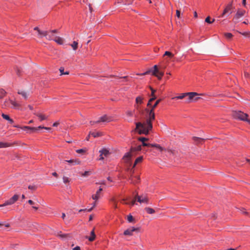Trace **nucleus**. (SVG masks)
<instances>
[{
	"mask_svg": "<svg viewBox=\"0 0 250 250\" xmlns=\"http://www.w3.org/2000/svg\"><path fill=\"white\" fill-rule=\"evenodd\" d=\"M197 96H195L194 97H193V99L191 100V101H198L200 98L198 97H196Z\"/></svg>",
	"mask_w": 250,
	"mask_h": 250,
	"instance_id": "obj_51",
	"label": "nucleus"
},
{
	"mask_svg": "<svg viewBox=\"0 0 250 250\" xmlns=\"http://www.w3.org/2000/svg\"><path fill=\"white\" fill-rule=\"evenodd\" d=\"M240 33L245 37H249L250 36V32H244Z\"/></svg>",
	"mask_w": 250,
	"mask_h": 250,
	"instance_id": "obj_44",
	"label": "nucleus"
},
{
	"mask_svg": "<svg viewBox=\"0 0 250 250\" xmlns=\"http://www.w3.org/2000/svg\"><path fill=\"white\" fill-rule=\"evenodd\" d=\"M1 116L3 119L8 121L10 124H12L14 122L13 120L8 115L2 113Z\"/></svg>",
	"mask_w": 250,
	"mask_h": 250,
	"instance_id": "obj_22",
	"label": "nucleus"
},
{
	"mask_svg": "<svg viewBox=\"0 0 250 250\" xmlns=\"http://www.w3.org/2000/svg\"><path fill=\"white\" fill-rule=\"evenodd\" d=\"M152 98H150V101H154L156 99V97L155 95L152 96Z\"/></svg>",
	"mask_w": 250,
	"mask_h": 250,
	"instance_id": "obj_58",
	"label": "nucleus"
},
{
	"mask_svg": "<svg viewBox=\"0 0 250 250\" xmlns=\"http://www.w3.org/2000/svg\"><path fill=\"white\" fill-rule=\"evenodd\" d=\"M133 155V154L132 152H131V151L130 150L129 152H127L125 154L123 158V159L125 161V162L128 163L131 160Z\"/></svg>",
	"mask_w": 250,
	"mask_h": 250,
	"instance_id": "obj_12",
	"label": "nucleus"
},
{
	"mask_svg": "<svg viewBox=\"0 0 250 250\" xmlns=\"http://www.w3.org/2000/svg\"><path fill=\"white\" fill-rule=\"evenodd\" d=\"M34 114L36 115L37 116H38L39 118L41 121L46 120L48 117V116H46L45 115H43L41 113H34Z\"/></svg>",
	"mask_w": 250,
	"mask_h": 250,
	"instance_id": "obj_17",
	"label": "nucleus"
},
{
	"mask_svg": "<svg viewBox=\"0 0 250 250\" xmlns=\"http://www.w3.org/2000/svg\"><path fill=\"white\" fill-rule=\"evenodd\" d=\"M55 235L60 237L63 240L70 239L71 238V235L69 233H62L61 231H57Z\"/></svg>",
	"mask_w": 250,
	"mask_h": 250,
	"instance_id": "obj_9",
	"label": "nucleus"
},
{
	"mask_svg": "<svg viewBox=\"0 0 250 250\" xmlns=\"http://www.w3.org/2000/svg\"><path fill=\"white\" fill-rule=\"evenodd\" d=\"M214 21V20L213 19L212 21L210 20V17L208 16L205 19V21L208 23H211Z\"/></svg>",
	"mask_w": 250,
	"mask_h": 250,
	"instance_id": "obj_41",
	"label": "nucleus"
},
{
	"mask_svg": "<svg viewBox=\"0 0 250 250\" xmlns=\"http://www.w3.org/2000/svg\"><path fill=\"white\" fill-rule=\"evenodd\" d=\"M141 149H142L141 146H138L136 147H131L130 148V150L131 151V152H132L133 154L134 152H137V151H139L141 150Z\"/></svg>",
	"mask_w": 250,
	"mask_h": 250,
	"instance_id": "obj_23",
	"label": "nucleus"
},
{
	"mask_svg": "<svg viewBox=\"0 0 250 250\" xmlns=\"http://www.w3.org/2000/svg\"><path fill=\"white\" fill-rule=\"evenodd\" d=\"M137 201V200H136V199L135 198L134 200H132L130 204L131 205V206H133L135 204V202Z\"/></svg>",
	"mask_w": 250,
	"mask_h": 250,
	"instance_id": "obj_54",
	"label": "nucleus"
},
{
	"mask_svg": "<svg viewBox=\"0 0 250 250\" xmlns=\"http://www.w3.org/2000/svg\"><path fill=\"white\" fill-rule=\"evenodd\" d=\"M164 55L168 56L170 57H172L173 56V55L169 51H166L164 54Z\"/></svg>",
	"mask_w": 250,
	"mask_h": 250,
	"instance_id": "obj_43",
	"label": "nucleus"
},
{
	"mask_svg": "<svg viewBox=\"0 0 250 250\" xmlns=\"http://www.w3.org/2000/svg\"><path fill=\"white\" fill-rule=\"evenodd\" d=\"M99 152L102 154V155H104V156H107L109 154V151L106 149H103L100 150Z\"/></svg>",
	"mask_w": 250,
	"mask_h": 250,
	"instance_id": "obj_28",
	"label": "nucleus"
},
{
	"mask_svg": "<svg viewBox=\"0 0 250 250\" xmlns=\"http://www.w3.org/2000/svg\"><path fill=\"white\" fill-rule=\"evenodd\" d=\"M202 94H198L196 92H188L182 94L181 95L172 98V99H183L186 96H188L187 102L190 103L195 96L201 95Z\"/></svg>",
	"mask_w": 250,
	"mask_h": 250,
	"instance_id": "obj_4",
	"label": "nucleus"
},
{
	"mask_svg": "<svg viewBox=\"0 0 250 250\" xmlns=\"http://www.w3.org/2000/svg\"><path fill=\"white\" fill-rule=\"evenodd\" d=\"M73 250H81V248L79 246H77L73 249Z\"/></svg>",
	"mask_w": 250,
	"mask_h": 250,
	"instance_id": "obj_59",
	"label": "nucleus"
},
{
	"mask_svg": "<svg viewBox=\"0 0 250 250\" xmlns=\"http://www.w3.org/2000/svg\"><path fill=\"white\" fill-rule=\"evenodd\" d=\"M233 6L232 1L230 2L225 7L222 14L220 16V18H223L225 15H227L229 16L231 14L232 12Z\"/></svg>",
	"mask_w": 250,
	"mask_h": 250,
	"instance_id": "obj_6",
	"label": "nucleus"
},
{
	"mask_svg": "<svg viewBox=\"0 0 250 250\" xmlns=\"http://www.w3.org/2000/svg\"><path fill=\"white\" fill-rule=\"evenodd\" d=\"M143 98L140 96H138L136 98V103L137 104H141L143 103Z\"/></svg>",
	"mask_w": 250,
	"mask_h": 250,
	"instance_id": "obj_32",
	"label": "nucleus"
},
{
	"mask_svg": "<svg viewBox=\"0 0 250 250\" xmlns=\"http://www.w3.org/2000/svg\"><path fill=\"white\" fill-rule=\"evenodd\" d=\"M138 140L139 141H141L142 142V143L143 142H145V141H148V139L147 138H145V137H139L138 138Z\"/></svg>",
	"mask_w": 250,
	"mask_h": 250,
	"instance_id": "obj_40",
	"label": "nucleus"
},
{
	"mask_svg": "<svg viewBox=\"0 0 250 250\" xmlns=\"http://www.w3.org/2000/svg\"><path fill=\"white\" fill-rule=\"evenodd\" d=\"M138 229H139L138 228H135L134 227H131V228H130L127 229L126 230H125L124 232V234L125 235L131 236L133 234V232L135 231H138Z\"/></svg>",
	"mask_w": 250,
	"mask_h": 250,
	"instance_id": "obj_11",
	"label": "nucleus"
},
{
	"mask_svg": "<svg viewBox=\"0 0 250 250\" xmlns=\"http://www.w3.org/2000/svg\"><path fill=\"white\" fill-rule=\"evenodd\" d=\"M102 190H103V188H100L99 189V190L97 191L95 194L92 195V198L95 201L98 200L99 199V198L100 197V194Z\"/></svg>",
	"mask_w": 250,
	"mask_h": 250,
	"instance_id": "obj_14",
	"label": "nucleus"
},
{
	"mask_svg": "<svg viewBox=\"0 0 250 250\" xmlns=\"http://www.w3.org/2000/svg\"><path fill=\"white\" fill-rule=\"evenodd\" d=\"M86 150V149H80L76 150V152L78 153H84Z\"/></svg>",
	"mask_w": 250,
	"mask_h": 250,
	"instance_id": "obj_42",
	"label": "nucleus"
},
{
	"mask_svg": "<svg viewBox=\"0 0 250 250\" xmlns=\"http://www.w3.org/2000/svg\"><path fill=\"white\" fill-rule=\"evenodd\" d=\"M146 212L148 214H153L155 212V211L152 208L146 207L145 208Z\"/></svg>",
	"mask_w": 250,
	"mask_h": 250,
	"instance_id": "obj_29",
	"label": "nucleus"
},
{
	"mask_svg": "<svg viewBox=\"0 0 250 250\" xmlns=\"http://www.w3.org/2000/svg\"><path fill=\"white\" fill-rule=\"evenodd\" d=\"M10 146V144L6 142H0V148L7 147Z\"/></svg>",
	"mask_w": 250,
	"mask_h": 250,
	"instance_id": "obj_25",
	"label": "nucleus"
},
{
	"mask_svg": "<svg viewBox=\"0 0 250 250\" xmlns=\"http://www.w3.org/2000/svg\"><path fill=\"white\" fill-rule=\"evenodd\" d=\"M242 4L244 6H245L246 4V0H242Z\"/></svg>",
	"mask_w": 250,
	"mask_h": 250,
	"instance_id": "obj_62",
	"label": "nucleus"
},
{
	"mask_svg": "<svg viewBox=\"0 0 250 250\" xmlns=\"http://www.w3.org/2000/svg\"><path fill=\"white\" fill-rule=\"evenodd\" d=\"M193 140H194V141L196 143V144H201L202 143L204 139H202V138H199V137H193L192 138Z\"/></svg>",
	"mask_w": 250,
	"mask_h": 250,
	"instance_id": "obj_21",
	"label": "nucleus"
},
{
	"mask_svg": "<svg viewBox=\"0 0 250 250\" xmlns=\"http://www.w3.org/2000/svg\"><path fill=\"white\" fill-rule=\"evenodd\" d=\"M150 146L155 147L159 149L161 151H162L163 150V148L159 145L158 144H150Z\"/></svg>",
	"mask_w": 250,
	"mask_h": 250,
	"instance_id": "obj_36",
	"label": "nucleus"
},
{
	"mask_svg": "<svg viewBox=\"0 0 250 250\" xmlns=\"http://www.w3.org/2000/svg\"><path fill=\"white\" fill-rule=\"evenodd\" d=\"M52 175L55 177H57L58 176V174L56 173V172H53L52 173Z\"/></svg>",
	"mask_w": 250,
	"mask_h": 250,
	"instance_id": "obj_64",
	"label": "nucleus"
},
{
	"mask_svg": "<svg viewBox=\"0 0 250 250\" xmlns=\"http://www.w3.org/2000/svg\"><path fill=\"white\" fill-rule=\"evenodd\" d=\"M55 36L50 31H47V35L46 36V39L48 40H53L55 39Z\"/></svg>",
	"mask_w": 250,
	"mask_h": 250,
	"instance_id": "obj_15",
	"label": "nucleus"
},
{
	"mask_svg": "<svg viewBox=\"0 0 250 250\" xmlns=\"http://www.w3.org/2000/svg\"><path fill=\"white\" fill-rule=\"evenodd\" d=\"M166 67V66L165 64L155 65L148 71L142 73H138L136 75L138 76L150 75V76L157 77L158 78H161L164 75Z\"/></svg>",
	"mask_w": 250,
	"mask_h": 250,
	"instance_id": "obj_2",
	"label": "nucleus"
},
{
	"mask_svg": "<svg viewBox=\"0 0 250 250\" xmlns=\"http://www.w3.org/2000/svg\"><path fill=\"white\" fill-rule=\"evenodd\" d=\"M150 89H151V96L155 95H154V93H155V90L153 89L152 87H150Z\"/></svg>",
	"mask_w": 250,
	"mask_h": 250,
	"instance_id": "obj_52",
	"label": "nucleus"
},
{
	"mask_svg": "<svg viewBox=\"0 0 250 250\" xmlns=\"http://www.w3.org/2000/svg\"><path fill=\"white\" fill-rule=\"evenodd\" d=\"M18 93L20 95H21L25 99H26L28 98V93L25 91L19 90Z\"/></svg>",
	"mask_w": 250,
	"mask_h": 250,
	"instance_id": "obj_20",
	"label": "nucleus"
},
{
	"mask_svg": "<svg viewBox=\"0 0 250 250\" xmlns=\"http://www.w3.org/2000/svg\"><path fill=\"white\" fill-rule=\"evenodd\" d=\"M28 203L31 205H35L36 204L31 200H29L28 201Z\"/></svg>",
	"mask_w": 250,
	"mask_h": 250,
	"instance_id": "obj_53",
	"label": "nucleus"
},
{
	"mask_svg": "<svg viewBox=\"0 0 250 250\" xmlns=\"http://www.w3.org/2000/svg\"><path fill=\"white\" fill-rule=\"evenodd\" d=\"M19 195L15 194L12 197L10 198L8 200L5 202L3 204L0 205V207H5L8 205L14 204L19 198Z\"/></svg>",
	"mask_w": 250,
	"mask_h": 250,
	"instance_id": "obj_7",
	"label": "nucleus"
},
{
	"mask_svg": "<svg viewBox=\"0 0 250 250\" xmlns=\"http://www.w3.org/2000/svg\"><path fill=\"white\" fill-rule=\"evenodd\" d=\"M104 157H103V155H102V154H100V158L99 159L100 160H103L104 159Z\"/></svg>",
	"mask_w": 250,
	"mask_h": 250,
	"instance_id": "obj_63",
	"label": "nucleus"
},
{
	"mask_svg": "<svg viewBox=\"0 0 250 250\" xmlns=\"http://www.w3.org/2000/svg\"><path fill=\"white\" fill-rule=\"evenodd\" d=\"M9 102L10 103V104L12 105L11 107L17 108L20 106V104H19L17 103L16 102L10 99H9Z\"/></svg>",
	"mask_w": 250,
	"mask_h": 250,
	"instance_id": "obj_18",
	"label": "nucleus"
},
{
	"mask_svg": "<svg viewBox=\"0 0 250 250\" xmlns=\"http://www.w3.org/2000/svg\"><path fill=\"white\" fill-rule=\"evenodd\" d=\"M161 101V99L157 100L155 103L151 106L150 109H146L147 115L146 120L144 122L136 123L135 130L137 131L139 134H143L147 135L149 131L152 130V122L155 119L154 109L157 107Z\"/></svg>",
	"mask_w": 250,
	"mask_h": 250,
	"instance_id": "obj_1",
	"label": "nucleus"
},
{
	"mask_svg": "<svg viewBox=\"0 0 250 250\" xmlns=\"http://www.w3.org/2000/svg\"><path fill=\"white\" fill-rule=\"evenodd\" d=\"M90 134L94 137V138L99 137L102 135V133L101 132H90Z\"/></svg>",
	"mask_w": 250,
	"mask_h": 250,
	"instance_id": "obj_30",
	"label": "nucleus"
},
{
	"mask_svg": "<svg viewBox=\"0 0 250 250\" xmlns=\"http://www.w3.org/2000/svg\"><path fill=\"white\" fill-rule=\"evenodd\" d=\"M142 146H150V144L146 143L145 142L142 143Z\"/></svg>",
	"mask_w": 250,
	"mask_h": 250,
	"instance_id": "obj_48",
	"label": "nucleus"
},
{
	"mask_svg": "<svg viewBox=\"0 0 250 250\" xmlns=\"http://www.w3.org/2000/svg\"><path fill=\"white\" fill-rule=\"evenodd\" d=\"M126 115L129 117H132L133 116V112L131 111H127L126 112Z\"/></svg>",
	"mask_w": 250,
	"mask_h": 250,
	"instance_id": "obj_46",
	"label": "nucleus"
},
{
	"mask_svg": "<svg viewBox=\"0 0 250 250\" xmlns=\"http://www.w3.org/2000/svg\"><path fill=\"white\" fill-rule=\"evenodd\" d=\"M245 12V11L244 10L239 9L237 11L236 15H235L234 19L238 20L239 18H241L244 15Z\"/></svg>",
	"mask_w": 250,
	"mask_h": 250,
	"instance_id": "obj_13",
	"label": "nucleus"
},
{
	"mask_svg": "<svg viewBox=\"0 0 250 250\" xmlns=\"http://www.w3.org/2000/svg\"><path fill=\"white\" fill-rule=\"evenodd\" d=\"M224 36L228 40L230 39L232 37V34L230 33H225Z\"/></svg>",
	"mask_w": 250,
	"mask_h": 250,
	"instance_id": "obj_37",
	"label": "nucleus"
},
{
	"mask_svg": "<svg viewBox=\"0 0 250 250\" xmlns=\"http://www.w3.org/2000/svg\"><path fill=\"white\" fill-rule=\"evenodd\" d=\"M153 101H150V99L149 100L148 102V103L147 104V106H149L151 105V102H152Z\"/></svg>",
	"mask_w": 250,
	"mask_h": 250,
	"instance_id": "obj_57",
	"label": "nucleus"
},
{
	"mask_svg": "<svg viewBox=\"0 0 250 250\" xmlns=\"http://www.w3.org/2000/svg\"><path fill=\"white\" fill-rule=\"evenodd\" d=\"M23 130H27V132L28 133H33L37 131L39 129L43 128L47 130H50L51 129V128L50 127H44L42 126H39L38 127H30L28 126H24L23 127L21 128Z\"/></svg>",
	"mask_w": 250,
	"mask_h": 250,
	"instance_id": "obj_5",
	"label": "nucleus"
},
{
	"mask_svg": "<svg viewBox=\"0 0 250 250\" xmlns=\"http://www.w3.org/2000/svg\"><path fill=\"white\" fill-rule=\"evenodd\" d=\"M95 205H96V203H94V205H93V206L91 208H89V209H87L86 208L83 209H80V210H79V212H81V211H86V210H87V211H88V212H90V211L92 210V209H93V208L95 206Z\"/></svg>",
	"mask_w": 250,
	"mask_h": 250,
	"instance_id": "obj_38",
	"label": "nucleus"
},
{
	"mask_svg": "<svg viewBox=\"0 0 250 250\" xmlns=\"http://www.w3.org/2000/svg\"><path fill=\"white\" fill-rule=\"evenodd\" d=\"M65 162H67L70 164H72V165H78L80 164V161L77 160H66Z\"/></svg>",
	"mask_w": 250,
	"mask_h": 250,
	"instance_id": "obj_26",
	"label": "nucleus"
},
{
	"mask_svg": "<svg viewBox=\"0 0 250 250\" xmlns=\"http://www.w3.org/2000/svg\"><path fill=\"white\" fill-rule=\"evenodd\" d=\"M233 117L241 121H245L250 124V120L248 119V115L240 110H235L232 112Z\"/></svg>",
	"mask_w": 250,
	"mask_h": 250,
	"instance_id": "obj_3",
	"label": "nucleus"
},
{
	"mask_svg": "<svg viewBox=\"0 0 250 250\" xmlns=\"http://www.w3.org/2000/svg\"><path fill=\"white\" fill-rule=\"evenodd\" d=\"M127 221H128V222H129V223L132 222L134 220V218H133V216L130 214L128 215L127 216Z\"/></svg>",
	"mask_w": 250,
	"mask_h": 250,
	"instance_id": "obj_39",
	"label": "nucleus"
},
{
	"mask_svg": "<svg viewBox=\"0 0 250 250\" xmlns=\"http://www.w3.org/2000/svg\"><path fill=\"white\" fill-rule=\"evenodd\" d=\"M63 181L64 183H67L69 182V179L68 177L64 176L63 177Z\"/></svg>",
	"mask_w": 250,
	"mask_h": 250,
	"instance_id": "obj_45",
	"label": "nucleus"
},
{
	"mask_svg": "<svg viewBox=\"0 0 250 250\" xmlns=\"http://www.w3.org/2000/svg\"><path fill=\"white\" fill-rule=\"evenodd\" d=\"M59 125V123L57 122L53 124V126H57Z\"/></svg>",
	"mask_w": 250,
	"mask_h": 250,
	"instance_id": "obj_60",
	"label": "nucleus"
},
{
	"mask_svg": "<svg viewBox=\"0 0 250 250\" xmlns=\"http://www.w3.org/2000/svg\"><path fill=\"white\" fill-rule=\"evenodd\" d=\"M38 34L40 38H42L43 37L46 38V36L47 35V31H42L41 30H39Z\"/></svg>",
	"mask_w": 250,
	"mask_h": 250,
	"instance_id": "obj_24",
	"label": "nucleus"
},
{
	"mask_svg": "<svg viewBox=\"0 0 250 250\" xmlns=\"http://www.w3.org/2000/svg\"><path fill=\"white\" fill-rule=\"evenodd\" d=\"M60 72V75H67L69 74V72L68 71L64 72V68L63 67H61L59 69Z\"/></svg>",
	"mask_w": 250,
	"mask_h": 250,
	"instance_id": "obj_35",
	"label": "nucleus"
},
{
	"mask_svg": "<svg viewBox=\"0 0 250 250\" xmlns=\"http://www.w3.org/2000/svg\"><path fill=\"white\" fill-rule=\"evenodd\" d=\"M50 31L52 32V33H53L54 34L55 33H57V30H56V29L50 30Z\"/></svg>",
	"mask_w": 250,
	"mask_h": 250,
	"instance_id": "obj_61",
	"label": "nucleus"
},
{
	"mask_svg": "<svg viewBox=\"0 0 250 250\" xmlns=\"http://www.w3.org/2000/svg\"><path fill=\"white\" fill-rule=\"evenodd\" d=\"M117 78H129L127 76H119ZM130 78H132V77H130Z\"/></svg>",
	"mask_w": 250,
	"mask_h": 250,
	"instance_id": "obj_55",
	"label": "nucleus"
},
{
	"mask_svg": "<svg viewBox=\"0 0 250 250\" xmlns=\"http://www.w3.org/2000/svg\"><path fill=\"white\" fill-rule=\"evenodd\" d=\"M6 94V92L3 89L0 90V99H2Z\"/></svg>",
	"mask_w": 250,
	"mask_h": 250,
	"instance_id": "obj_34",
	"label": "nucleus"
},
{
	"mask_svg": "<svg viewBox=\"0 0 250 250\" xmlns=\"http://www.w3.org/2000/svg\"><path fill=\"white\" fill-rule=\"evenodd\" d=\"M54 41L56 42L59 44H62L63 43V39L60 37H55V39Z\"/></svg>",
	"mask_w": 250,
	"mask_h": 250,
	"instance_id": "obj_19",
	"label": "nucleus"
},
{
	"mask_svg": "<svg viewBox=\"0 0 250 250\" xmlns=\"http://www.w3.org/2000/svg\"><path fill=\"white\" fill-rule=\"evenodd\" d=\"M135 199L137 201L141 204H148L149 202V199L146 195L142 194L139 195L137 194L135 196Z\"/></svg>",
	"mask_w": 250,
	"mask_h": 250,
	"instance_id": "obj_8",
	"label": "nucleus"
},
{
	"mask_svg": "<svg viewBox=\"0 0 250 250\" xmlns=\"http://www.w3.org/2000/svg\"><path fill=\"white\" fill-rule=\"evenodd\" d=\"M241 211L244 214H245L246 215H248V212L245 211V209L244 208H242V209L241 210Z\"/></svg>",
	"mask_w": 250,
	"mask_h": 250,
	"instance_id": "obj_56",
	"label": "nucleus"
},
{
	"mask_svg": "<svg viewBox=\"0 0 250 250\" xmlns=\"http://www.w3.org/2000/svg\"><path fill=\"white\" fill-rule=\"evenodd\" d=\"M143 160V157L142 156H140V157H138L136 160H135V163L133 165V168L134 167H135V166L139 163H140L141 162H142V161Z\"/></svg>",
	"mask_w": 250,
	"mask_h": 250,
	"instance_id": "obj_31",
	"label": "nucleus"
},
{
	"mask_svg": "<svg viewBox=\"0 0 250 250\" xmlns=\"http://www.w3.org/2000/svg\"><path fill=\"white\" fill-rule=\"evenodd\" d=\"M112 121V118L110 116H108L106 115H104V116L100 117L99 120L96 121V123L100 122H109Z\"/></svg>",
	"mask_w": 250,
	"mask_h": 250,
	"instance_id": "obj_10",
	"label": "nucleus"
},
{
	"mask_svg": "<svg viewBox=\"0 0 250 250\" xmlns=\"http://www.w3.org/2000/svg\"><path fill=\"white\" fill-rule=\"evenodd\" d=\"M10 103L9 102V99L8 100H6L3 104H2V108H6L8 107H10Z\"/></svg>",
	"mask_w": 250,
	"mask_h": 250,
	"instance_id": "obj_27",
	"label": "nucleus"
},
{
	"mask_svg": "<svg viewBox=\"0 0 250 250\" xmlns=\"http://www.w3.org/2000/svg\"><path fill=\"white\" fill-rule=\"evenodd\" d=\"M176 16L178 18H180V11L178 10H176Z\"/></svg>",
	"mask_w": 250,
	"mask_h": 250,
	"instance_id": "obj_50",
	"label": "nucleus"
},
{
	"mask_svg": "<svg viewBox=\"0 0 250 250\" xmlns=\"http://www.w3.org/2000/svg\"><path fill=\"white\" fill-rule=\"evenodd\" d=\"M78 44V42L76 41H74L73 43L71 44V46L74 50H76L77 49Z\"/></svg>",
	"mask_w": 250,
	"mask_h": 250,
	"instance_id": "obj_33",
	"label": "nucleus"
},
{
	"mask_svg": "<svg viewBox=\"0 0 250 250\" xmlns=\"http://www.w3.org/2000/svg\"><path fill=\"white\" fill-rule=\"evenodd\" d=\"M96 237V235L94 232V229L91 231L90 236L89 237H86L88 240L90 242H92L95 240Z\"/></svg>",
	"mask_w": 250,
	"mask_h": 250,
	"instance_id": "obj_16",
	"label": "nucleus"
},
{
	"mask_svg": "<svg viewBox=\"0 0 250 250\" xmlns=\"http://www.w3.org/2000/svg\"><path fill=\"white\" fill-rule=\"evenodd\" d=\"M28 188L29 189L33 190H35L36 188L35 186H31V185L29 186Z\"/></svg>",
	"mask_w": 250,
	"mask_h": 250,
	"instance_id": "obj_47",
	"label": "nucleus"
},
{
	"mask_svg": "<svg viewBox=\"0 0 250 250\" xmlns=\"http://www.w3.org/2000/svg\"><path fill=\"white\" fill-rule=\"evenodd\" d=\"M89 171H85L83 174L82 176H87L89 175Z\"/></svg>",
	"mask_w": 250,
	"mask_h": 250,
	"instance_id": "obj_49",
	"label": "nucleus"
}]
</instances>
